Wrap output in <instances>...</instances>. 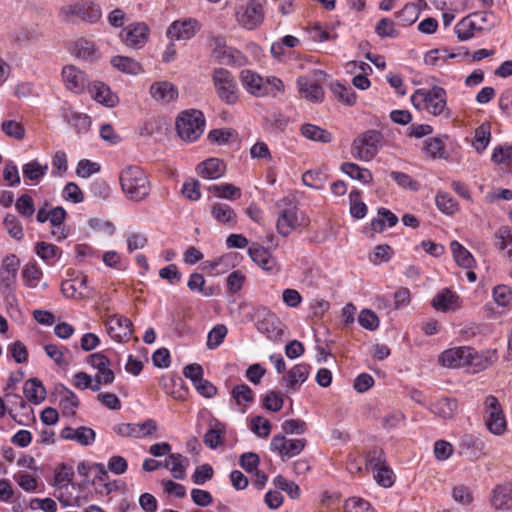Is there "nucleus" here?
<instances>
[{
  "label": "nucleus",
  "instance_id": "nucleus-8",
  "mask_svg": "<svg viewBox=\"0 0 512 512\" xmlns=\"http://www.w3.org/2000/svg\"><path fill=\"white\" fill-rule=\"evenodd\" d=\"M66 215L67 213L63 207H52L48 204H45L44 207L37 211L36 220L39 223H45L49 221L53 227L51 231L52 236L56 241H62L66 239L70 234L69 229L64 225Z\"/></svg>",
  "mask_w": 512,
  "mask_h": 512
},
{
  "label": "nucleus",
  "instance_id": "nucleus-46",
  "mask_svg": "<svg viewBox=\"0 0 512 512\" xmlns=\"http://www.w3.org/2000/svg\"><path fill=\"white\" fill-rule=\"evenodd\" d=\"M48 172V165L41 164L38 160H32L25 163L22 167V173L25 179L34 184H38Z\"/></svg>",
  "mask_w": 512,
  "mask_h": 512
},
{
  "label": "nucleus",
  "instance_id": "nucleus-58",
  "mask_svg": "<svg viewBox=\"0 0 512 512\" xmlns=\"http://www.w3.org/2000/svg\"><path fill=\"white\" fill-rule=\"evenodd\" d=\"M72 385L80 390L91 389L92 391H99L100 387L98 383L95 382L94 376L89 375L86 372H77L73 375Z\"/></svg>",
  "mask_w": 512,
  "mask_h": 512
},
{
  "label": "nucleus",
  "instance_id": "nucleus-15",
  "mask_svg": "<svg viewBox=\"0 0 512 512\" xmlns=\"http://www.w3.org/2000/svg\"><path fill=\"white\" fill-rule=\"evenodd\" d=\"M321 76L322 72L315 70L311 74L297 78V87L302 98L311 102H321L323 100L324 91L319 84Z\"/></svg>",
  "mask_w": 512,
  "mask_h": 512
},
{
  "label": "nucleus",
  "instance_id": "nucleus-28",
  "mask_svg": "<svg viewBox=\"0 0 512 512\" xmlns=\"http://www.w3.org/2000/svg\"><path fill=\"white\" fill-rule=\"evenodd\" d=\"M254 401V393L247 384H239L231 390V407L244 414Z\"/></svg>",
  "mask_w": 512,
  "mask_h": 512
},
{
  "label": "nucleus",
  "instance_id": "nucleus-7",
  "mask_svg": "<svg viewBox=\"0 0 512 512\" xmlns=\"http://www.w3.org/2000/svg\"><path fill=\"white\" fill-rule=\"evenodd\" d=\"M204 125L205 118L199 110L184 111L176 121L178 135L187 142L197 140L204 131Z\"/></svg>",
  "mask_w": 512,
  "mask_h": 512
},
{
  "label": "nucleus",
  "instance_id": "nucleus-3",
  "mask_svg": "<svg viewBox=\"0 0 512 512\" xmlns=\"http://www.w3.org/2000/svg\"><path fill=\"white\" fill-rule=\"evenodd\" d=\"M413 107L419 111H426L433 116L442 115L447 109L446 90L438 85L419 88L410 97Z\"/></svg>",
  "mask_w": 512,
  "mask_h": 512
},
{
  "label": "nucleus",
  "instance_id": "nucleus-12",
  "mask_svg": "<svg viewBox=\"0 0 512 512\" xmlns=\"http://www.w3.org/2000/svg\"><path fill=\"white\" fill-rule=\"evenodd\" d=\"M104 326L108 336L116 343H127L133 336V323L124 315L108 316Z\"/></svg>",
  "mask_w": 512,
  "mask_h": 512
},
{
  "label": "nucleus",
  "instance_id": "nucleus-10",
  "mask_svg": "<svg viewBox=\"0 0 512 512\" xmlns=\"http://www.w3.org/2000/svg\"><path fill=\"white\" fill-rule=\"evenodd\" d=\"M113 431L120 437L147 439L156 434L158 424L154 419L148 418L142 422L116 424Z\"/></svg>",
  "mask_w": 512,
  "mask_h": 512
},
{
  "label": "nucleus",
  "instance_id": "nucleus-22",
  "mask_svg": "<svg viewBox=\"0 0 512 512\" xmlns=\"http://www.w3.org/2000/svg\"><path fill=\"white\" fill-rule=\"evenodd\" d=\"M304 215L296 207H290L281 211L277 219V231L283 236H289L298 226L306 225Z\"/></svg>",
  "mask_w": 512,
  "mask_h": 512
},
{
  "label": "nucleus",
  "instance_id": "nucleus-38",
  "mask_svg": "<svg viewBox=\"0 0 512 512\" xmlns=\"http://www.w3.org/2000/svg\"><path fill=\"white\" fill-rule=\"evenodd\" d=\"M34 252L48 266H54L62 255V251L59 247L45 241L37 242Z\"/></svg>",
  "mask_w": 512,
  "mask_h": 512
},
{
  "label": "nucleus",
  "instance_id": "nucleus-55",
  "mask_svg": "<svg viewBox=\"0 0 512 512\" xmlns=\"http://www.w3.org/2000/svg\"><path fill=\"white\" fill-rule=\"evenodd\" d=\"M435 203L437 208L446 215H453L459 209L457 201L447 192H438Z\"/></svg>",
  "mask_w": 512,
  "mask_h": 512
},
{
  "label": "nucleus",
  "instance_id": "nucleus-52",
  "mask_svg": "<svg viewBox=\"0 0 512 512\" xmlns=\"http://www.w3.org/2000/svg\"><path fill=\"white\" fill-rule=\"evenodd\" d=\"M302 135L312 141L328 143L332 140V135L325 129L313 124H304L301 127Z\"/></svg>",
  "mask_w": 512,
  "mask_h": 512
},
{
  "label": "nucleus",
  "instance_id": "nucleus-21",
  "mask_svg": "<svg viewBox=\"0 0 512 512\" xmlns=\"http://www.w3.org/2000/svg\"><path fill=\"white\" fill-rule=\"evenodd\" d=\"M200 29L199 22L194 18H184L173 21L167 29V37L171 41L189 40Z\"/></svg>",
  "mask_w": 512,
  "mask_h": 512
},
{
  "label": "nucleus",
  "instance_id": "nucleus-23",
  "mask_svg": "<svg viewBox=\"0 0 512 512\" xmlns=\"http://www.w3.org/2000/svg\"><path fill=\"white\" fill-rule=\"evenodd\" d=\"M61 76L65 87L73 93L80 94L88 88L87 75L74 65L64 66Z\"/></svg>",
  "mask_w": 512,
  "mask_h": 512
},
{
  "label": "nucleus",
  "instance_id": "nucleus-19",
  "mask_svg": "<svg viewBox=\"0 0 512 512\" xmlns=\"http://www.w3.org/2000/svg\"><path fill=\"white\" fill-rule=\"evenodd\" d=\"M256 329L271 341H281L284 336L285 325L273 312L266 310L261 319L256 322Z\"/></svg>",
  "mask_w": 512,
  "mask_h": 512
},
{
  "label": "nucleus",
  "instance_id": "nucleus-49",
  "mask_svg": "<svg viewBox=\"0 0 512 512\" xmlns=\"http://www.w3.org/2000/svg\"><path fill=\"white\" fill-rule=\"evenodd\" d=\"M214 56L226 65H242L245 63V57L240 51L227 46L217 47L214 50Z\"/></svg>",
  "mask_w": 512,
  "mask_h": 512
},
{
  "label": "nucleus",
  "instance_id": "nucleus-45",
  "mask_svg": "<svg viewBox=\"0 0 512 512\" xmlns=\"http://www.w3.org/2000/svg\"><path fill=\"white\" fill-rule=\"evenodd\" d=\"M225 425L218 420L210 423V427L204 435V443L211 449H216L223 444Z\"/></svg>",
  "mask_w": 512,
  "mask_h": 512
},
{
  "label": "nucleus",
  "instance_id": "nucleus-25",
  "mask_svg": "<svg viewBox=\"0 0 512 512\" xmlns=\"http://www.w3.org/2000/svg\"><path fill=\"white\" fill-rule=\"evenodd\" d=\"M60 437L63 440L74 441L81 446H90L95 442L96 433L87 426H79L77 428L67 426L61 430Z\"/></svg>",
  "mask_w": 512,
  "mask_h": 512
},
{
  "label": "nucleus",
  "instance_id": "nucleus-30",
  "mask_svg": "<svg viewBox=\"0 0 512 512\" xmlns=\"http://www.w3.org/2000/svg\"><path fill=\"white\" fill-rule=\"evenodd\" d=\"M196 172L204 179L216 180L225 174L226 165L219 158H209L196 166Z\"/></svg>",
  "mask_w": 512,
  "mask_h": 512
},
{
  "label": "nucleus",
  "instance_id": "nucleus-59",
  "mask_svg": "<svg viewBox=\"0 0 512 512\" xmlns=\"http://www.w3.org/2000/svg\"><path fill=\"white\" fill-rule=\"evenodd\" d=\"M250 430L259 438H267L272 429L270 421L262 416H254L249 423Z\"/></svg>",
  "mask_w": 512,
  "mask_h": 512
},
{
  "label": "nucleus",
  "instance_id": "nucleus-26",
  "mask_svg": "<svg viewBox=\"0 0 512 512\" xmlns=\"http://www.w3.org/2000/svg\"><path fill=\"white\" fill-rule=\"evenodd\" d=\"M431 304L437 311L454 312L461 307L462 302L456 292L446 288L434 296Z\"/></svg>",
  "mask_w": 512,
  "mask_h": 512
},
{
  "label": "nucleus",
  "instance_id": "nucleus-24",
  "mask_svg": "<svg viewBox=\"0 0 512 512\" xmlns=\"http://www.w3.org/2000/svg\"><path fill=\"white\" fill-rule=\"evenodd\" d=\"M239 80L245 91L254 97L267 96L264 78L251 69H243L239 74Z\"/></svg>",
  "mask_w": 512,
  "mask_h": 512
},
{
  "label": "nucleus",
  "instance_id": "nucleus-31",
  "mask_svg": "<svg viewBox=\"0 0 512 512\" xmlns=\"http://www.w3.org/2000/svg\"><path fill=\"white\" fill-rule=\"evenodd\" d=\"M1 131L11 139L22 141L26 137V128L20 115L9 113L0 124Z\"/></svg>",
  "mask_w": 512,
  "mask_h": 512
},
{
  "label": "nucleus",
  "instance_id": "nucleus-35",
  "mask_svg": "<svg viewBox=\"0 0 512 512\" xmlns=\"http://www.w3.org/2000/svg\"><path fill=\"white\" fill-rule=\"evenodd\" d=\"M491 504L497 510L512 508V484L506 483L496 486L492 491Z\"/></svg>",
  "mask_w": 512,
  "mask_h": 512
},
{
  "label": "nucleus",
  "instance_id": "nucleus-27",
  "mask_svg": "<svg viewBox=\"0 0 512 512\" xmlns=\"http://www.w3.org/2000/svg\"><path fill=\"white\" fill-rule=\"evenodd\" d=\"M248 255L262 270L273 271L277 266L276 258L267 248L258 243H252L249 246Z\"/></svg>",
  "mask_w": 512,
  "mask_h": 512
},
{
  "label": "nucleus",
  "instance_id": "nucleus-57",
  "mask_svg": "<svg viewBox=\"0 0 512 512\" xmlns=\"http://www.w3.org/2000/svg\"><path fill=\"white\" fill-rule=\"evenodd\" d=\"M491 132L489 124H482L474 132L473 147L477 152H483L490 143Z\"/></svg>",
  "mask_w": 512,
  "mask_h": 512
},
{
  "label": "nucleus",
  "instance_id": "nucleus-44",
  "mask_svg": "<svg viewBox=\"0 0 512 512\" xmlns=\"http://www.w3.org/2000/svg\"><path fill=\"white\" fill-rule=\"evenodd\" d=\"M23 393L27 400L40 404L46 397V389L37 378L28 379L23 385Z\"/></svg>",
  "mask_w": 512,
  "mask_h": 512
},
{
  "label": "nucleus",
  "instance_id": "nucleus-34",
  "mask_svg": "<svg viewBox=\"0 0 512 512\" xmlns=\"http://www.w3.org/2000/svg\"><path fill=\"white\" fill-rule=\"evenodd\" d=\"M90 96L98 103L107 107H114L118 103V97L112 93L110 88L103 82H94L88 85Z\"/></svg>",
  "mask_w": 512,
  "mask_h": 512
},
{
  "label": "nucleus",
  "instance_id": "nucleus-48",
  "mask_svg": "<svg viewBox=\"0 0 512 512\" xmlns=\"http://www.w3.org/2000/svg\"><path fill=\"white\" fill-rule=\"evenodd\" d=\"M458 403L455 399L443 398L431 405L430 410L443 419H451L457 412Z\"/></svg>",
  "mask_w": 512,
  "mask_h": 512
},
{
  "label": "nucleus",
  "instance_id": "nucleus-40",
  "mask_svg": "<svg viewBox=\"0 0 512 512\" xmlns=\"http://www.w3.org/2000/svg\"><path fill=\"white\" fill-rule=\"evenodd\" d=\"M210 212L213 219L223 225H234L237 222V215L235 211L226 203H213L210 207Z\"/></svg>",
  "mask_w": 512,
  "mask_h": 512
},
{
  "label": "nucleus",
  "instance_id": "nucleus-17",
  "mask_svg": "<svg viewBox=\"0 0 512 512\" xmlns=\"http://www.w3.org/2000/svg\"><path fill=\"white\" fill-rule=\"evenodd\" d=\"M305 446V439H288L282 434L274 435L270 442V450L282 459H289L299 455Z\"/></svg>",
  "mask_w": 512,
  "mask_h": 512
},
{
  "label": "nucleus",
  "instance_id": "nucleus-61",
  "mask_svg": "<svg viewBox=\"0 0 512 512\" xmlns=\"http://www.w3.org/2000/svg\"><path fill=\"white\" fill-rule=\"evenodd\" d=\"M327 176L321 170H309L302 175L304 185L313 189H323Z\"/></svg>",
  "mask_w": 512,
  "mask_h": 512
},
{
  "label": "nucleus",
  "instance_id": "nucleus-39",
  "mask_svg": "<svg viewBox=\"0 0 512 512\" xmlns=\"http://www.w3.org/2000/svg\"><path fill=\"white\" fill-rule=\"evenodd\" d=\"M189 460L180 453H172L165 460L163 467L168 468L173 478L183 480L186 477V470Z\"/></svg>",
  "mask_w": 512,
  "mask_h": 512
},
{
  "label": "nucleus",
  "instance_id": "nucleus-53",
  "mask_svg": "<svg viewBox=\"0 0 512 512\" xmlns=\"http://www.w3.org/2000/svg\"><path fill=\"white\" fill-rule=\"evenodd\" d=\"M378 215V218L371 221V227L375 232L382 231L386 226L393 227L398 222L397 216L386 208H380Z\"/></svg>",
  "mask_w": 512,
  "mask_h": 512
},
{
  "label": "nucleus",
  "instance_id": "nucleus-63",
  "mask_svg": "<svg viewBox=\"0 0 512 512\" xmlns=\"http://www.w3.org/2000/svg\"><path fill=\"white\" fill-rule=\"evenodd\" d=\"M491 160L499 165L512 164V145L504 144L494 148Z\"/></svg>",
  "mask_w": 512,
  "mask_h": 512
},
{
  "label": "nucleus",
  "instance_id": "nucleus-9",
  "mask_svg": "<svg viewBox=\"0 0 512 512\" xmlns=\"http://www.w3.org/2000/svg\"><path fill=\"white\" fill-rule=\"evenodd\" d=\"M484 420L488 431L501 436L507 431V420L502 407L495 396H488L484 402Z\"/></svg>",
  "mask_w": 512,
  "mask_h": 512
},
{
  "label": "nucleus",
  "instance_id": "nucleus-51",
  "mask_svg": "<svg viewBox=\"0 0 512 512\" xmlns=\"http://www.w3.org/2000/svg\"><path fill=\"white\" fill-rule=\"evenodd\" d=\"M454 31L461 41H466L473 38L478 33L477 26L471 15L461 19L454 27Z\"/></svg>",
  "mask_w": 512,
  "mask_h": 512
},
{
  "label": "nucleus",
  "instance_id": "nucleus-41",
  "mask_svg": "<svg viewBox=\"0 0 512 512\" xmlns=\"http://www.w3.org/2000/svg\"><path fill=\"white\" fill-rule=\"evenodd\" d=\"M450 250L456 264L464 269H474L476 260L472 253L458 241L450 243Z\"/></svg>",
  "mask_w": 512,
  "mask_h": 512
},
{
  "label": "nucleus",
  "instance_id": "nucleus-47",
  "mask_svg": "<svg viewBox=\"0 0 512 512\" xmlns=\"http://www.w3.org/2000/svg\"><path fill=\"white\" fill-rule=\"evenodd\" d=\"M79 404V398L73 391L64 388L59 392V407L63 415L74 416Z\"/></svg>",
  "mask_w": 512,
  "mask_h": 512
},
{
  "label": "nucleus",
  "instance_id": "nucleus-36",
  "mask_svg": "<svg viewBox=\"0 0 512 512\" xmlns=\"http://www.w3.org/2000/svg\"><path fill=\"white\" fill-rule=\"evenodd\" d=\"M460 447L465 450L471 459L474 460L479 459L486 454L485 442L481 438L472 434L462 436L460 440Z\"/></svg>",
  "mask_w": 512,
  "mask_h": 512
},
{
  "label": "nucleus",
  "instance_id": "nucleus-62",
  "mask_svg": "<svg viewBox=\"0 0 512 512\" xmlns=\"http://www.w3.org/2000/svg\"><path fill=\"white\" fill-rule=\"evenodd\" d=\"M227 333H228V330L225 325L218 324V325L214 326L208 332V335H207V342H206L207 348L210 350H214L217 347H219L223 343Z\"/></svg>",
  "mask_w": 512,
  "mask_h": 512
},
{
  "label": "nucleus",
  "instance_id": "nucleus-29",
  "mask_svg": "<svg viewBox=\"0 0 512 512\" xmlns=\"http://www.w3.org/2000/svg\"><path fill=\"white\" fill-rule=\"evenodd\" d=\"M23 285L29 289H36L41 286L43 289L48 287L46 282H42L44 273L42 268L35 261H30L24 265L21 271Z\"/></svg>",
  "mask_w": 512,
  "mask_h": 512
},
{
  "label": "nucleus",
  "instance_id": "nucleus-56",
  "mask_svg": "<svg viewBox=\"0 0 512 512\" xmlns=\"http://www.w3.org/2000/svg\"><path fill=\"white\" fill-rule=\"evenodd\" d=\"M331 91L338 101L347 106H353L356 103V93L350 87H346L340 83H335L332 84Z\"/></svg>",
  "mask_w": 512,
  "mask_h": 512
},
{
  "label": "nucleus",
  "instance_id": "nucleus-16",
  "mask_svg": "<svg viewBox=\"0 0 512 512\" xmlns=\"http://www.w3.org/2000/svg\"><path fill=\"white\" fill-rule=\"evenodd\" d=\"M150 29L144 22H135L125 26L119 34L121 42L129 48L140 49L148 41Z\"/></svg>",
  "mask_w": 512,
  "mask_h": 512
},
{
  "label": "nucleus",
  "instance_id": "nucleus-37",
  "mask_svg": "<svg viewBox=\"0 0 512 512\" xmlns=\"http://www.w3.org/2000/svg\"><path fill=\"white\" fill-rule=\"evenodd\" d=\"M71 54L82 60H96L99 58L98 49L94 42L81 38L76 40L70 48Z\"/></svg>",
  "mask_w": 512,
  "mask_h": 512
},
{
  "label": "nucleus",
  "instance_id": "nucleus-60",
  "mask_svg": "<svg viewBox=\"0 0 512 512\" xmlns=\"http://www.w3.org/2000/svg\"><path fill=\"white\" fill-rule=\"evenodd\" d=\"M373 478L383 488H390L394 485L396 476L392 468L385 464L373 472Z\"/></svg>",
  "mask_w": 512,
  "mask_h": 512
},
{
  "label": "nucleus",
  "instance_id": "nucleus-42",
  "mask_svg": "<svg viewBox=\"0 0 512 512\" xmlns=\"http://www.w3.org/2000/svg\"><path fill=\"white\" fill-rule=\"evenodd\" d=\"M341 171L353 180L368 185L373 181L372 172L352 162H345L340 167Z\"/></svg>",
  "mask_w": 512,
  "mask_h": 512
},
{
  "label": "nucleus",
  "instance_id": "nucleus-13",
  "mask_svg": "<svg viewBox=\"0 0 512 512\" xmlns=\"http://www.w3.org/2000/svg\"><path fill=\"white\" fill-rule=\"evenodd\" d=\"M19 266L20 260L14 254L7 255L1 263L0 290L7 297L12 295L16 289Z\"/></svg>",
  "mask_w": 512,
  "mask_h": 512
},
{
  "label": "nucleus",
  "instance_id": "nucleus-64",
  "mask_svg": "<svg viewBox=\"0 0 512 512\" xmlns=\"http://www.w3.org/2000/svg\"><path fill=\"white\" fill-rule=\"evenodd\" d=\"M497 247L506 250L507 256L512 259V229L501 227L496 233Z\"/></svg>",
  "mask_w": 512,
  "mask_h": 512
},
{
  "label": "nucleus",
  "instance_id": "nucleus-4",
  "mask_svg": "<svg viewBox=\"0 0 512 512\" xmlns=\"http://www.w3.org/2000/svg\"><path fill=\"white\" fill-rule=\"evenodd\" d=\"M59 17L66 22L78 18L89 23H96L102 17V10L95 1L82 0L62 6L59 10Z\"/></svg>",
  "mask_w": 512,
  "mask_h": 512
},
{
  "label": "nucleus",
  "instance_id": "nucleus-20",
  "mask_svg": "<svg viewBox=\"0 0 512 512\" xmlns=\"http://www.w3.org/2000/svg\"><path fill=\"white\" fill-rule=\"evenodd\" d=\"M241 257L236 252H229L222 256L206 260L202 263V269L211 276H219L234 269L240 263Z\"/></svg>",
  "mask_w": 512,
  "mask_h": 512
},
{
  "label": "nucleus",
  "instance_id": "nucleus-43",
  "mask_svg": "<svg viewBox=\"0 0 512 512\" xmlns=\"http://www.w3.org/2000/svg\"><path fill=\"white\" fill-rule=\"evenodd\" d=\"M110 63L118 71L129 75H138L143 71L142 65L134 58L128 56H114L111 58Z\"/></svg>",
  "mask_w": 512,
  "mask_h": 512
},
{
  "label": "nucleus",
  "instance_id": "nucleus-18",
  "mask_svg": "<svg viewBox=\"0 0 512 512\" xmlns=\"http://www.w3.org/2000/svg\"><path fill=\"white\" fill-rule=\"evenodd\" d=\"M237 21L245 29L253 30L260 26L264 19L262 0H250L245 7L237 12Z\"/></svg>",
  "mask_w": 512,
  "mask_h": 512
},
{
  "label": "nucleus",
  "instance_id": "nucleus-6",
  "mask_svg": "<svg viewBox=\"0 0 512 512\" xmlns=\"http://www.w3.org/2000/svg\"><path fill=\"white\" fill-rule=\"evenodd\" d=\"M382 134L377 130H368L354 139L351 145V155L358 160L369 162L379 152Z\"/></svg>",
  "mask_w": 512,
  "mask_h": 512
},
{
  "label": "nucleus",
  "instance_id": "nucleus-14",
  "mask_svg": "<svg viewBox=\"0 0 512 512\" xmlns=\"http://www.w3.org/2000/svg\"><path fill=\"white\" fill-rule=\"evenodd\" d=\"M87 364H89L96 373L94 380L98 383L99 387L109 386L115 380V373L111 369V360L104 354V352H95L87 357Z\"/></svg>",
  "mask_w": 512,
  "mask_h": 512
},
{
  "label": "nucleus",
  "instance_id": "nucleus-5",
  "mask_svg": "<svg viewBox=\"0 0 512 512\" xmlns=\"http://www.w3.org/2000/svg\"><path fill=\"white\" fill-rule=\"evenodd\" d=\"M212 82L217 97L228 105H234L239 100V88L232 73L223 68L212 72Z\"/></svg>",
  "mask_w": 512,
  "mask_h": 512
},
{
  "label": "nucleus",
  "instance_id": "nucleus-11",
  "mask_svg": "<svg viewBox=\"0 0 512 512\" xmlns=\"http://www.w3.org/2000/svg\"><path fill=\"white\" fill-rule=\"evenodd\" d=\"M61 292L68 299L84 300L94 296V288L89 284L88 276L77 273L61 283Z\"/></svg>",
  "mask_w": 512,
  "mask_h": 512
},
{
  "label": "nucleus",
  "instance_id": "nucleus-33",
  "mask_svg": "<svg viewBox=\"0 0 512 512\" xmlns=\"http://www.w3.org/2000/svg\"><path fill=\"white\" fill-rule=\"evenodd\" d=\"M150 95L156 101L170 103L177 99L178 89L169 81H156L150 86Z\"/></svg>",
  "mask_w": 512,
  "mask_h": 512
},
{
  "label": "nucleus",
  "instance_id": "nucleus-2",
  "mask_svg": "<svg viewBox=\"0 0 512 512\" xmlns=\"http://www.w3.org/2000/svg\"><path fill=\"white\" fill-rule=\"evenodd\" d=\"M439 363L447 368H469L476 373L488 366L487 358L470 346H458L444 350L438 357Z\"/></svg>",
  "mask_w": 512,
  "mask_h": 512
},
{
  "label": "nucleus",
  "instance_id": "nucleus-50",
  "mask_svg": "<svg viewBox=\"0 0 512 512\" xmlns=\"http://www.w3.org/2000/svg\"><path fill=\"white\" fill-rule=\"evenodd\" d=\"M209 191L217 198L226 200H237L241 197V189L231 183L214 184Z\"/></svg>",
  "mask_w": 512,
  "mask_h": 512
},
{
  "label": "nucleus",
  "instance_id": "nucleus-1",
  "mask_svg": "<svg viewBox=\"0 0 512 512\" xmlns=\"http://www.w3.org/2000/svg\"><path fill=\"white\" fill-rule=\"evenodd\" d=\"M121 191L132 202L145 200L151 192V182L144 169L138 165H127L119 173Z\"/></svg>",
  "mask_w": 512,
  "mask_h": 512
},
{
  "label": "nucleus",
  "instance_id": "nucleus-32",
  "mask_svg": "<svg viewBox=\"0 0 512 512\" xmlns=\"http://www.w3.org/2000/svg\"><path fill=\"white\" fill-rule=\"evenodd\" d=\"M310 366L300 363L292 367L282 381L288 390L296 391L307 380L309 376Z\"/></svg>",
  "mask_w": 512,
  "mask_h": 512
},
{
  "label": "nucleus",
  "instance_id": "nucleus-54",
  "mask_svg": "<svg viewBox=\"0 0 512 512\" xmlns=\"http://www.w3.org/2000/svg\"><path fill=\"white\" fill-rule=\"evenodd\" d=\"M492 298L498 307L512 306V288L505 284H498L492 289Z\"/></svg>",
  "mask_w": 512,
  "mask_h": 512
}]
</instances>
